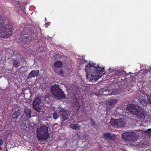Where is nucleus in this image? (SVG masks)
Wrapping results in <instances>:
<instances>
[{
    "mask_svg": "<svg viewBox=\"0 0 151 151\" xmlns=\"http://www.w3.org/2000/svg\"><path fill=\"white\" fill-rule=\"evenodd\" d=\"M19 60H14L13 61V65L14 66L18 67L20 65V63L19 62Z\"/></svg>",
    "mask_w": 151,
    "mask_h": 151,
    "instance_id": "obj_19",
    "label": "nucleus"
},
{
    "mask_svg": "<svg viewBox=\"0 0 151 151\" xmlns=\"http://www.w3.org/2000/svg\"><path fill=\"white\" fill-rule=\"evenodd\" d=\"M50 23L49 22H48L46 24H45V27H47L50 24Z\"/></svg>",
    "mask_w": 151,
    "mask_h": 151,
    "instance_id": "obj_27",
    "label": "nucleus"
},
{
    "mask_svg": "<svg viewBox=\"0 0 151 151\" xmlns=\"http://www.w3.org/2000/svg\"><path fill=\"white\" fill-rule=\"evenodd\" d=\"M63 65L62 63L60 61H56L53 65H52V68L55 72L58 74H62V70H60V68Z\"/></svg>",
    "mask_w": 151,
    "mask_h": 151,
    "instance_id": "obj_10",
    "label": "nucleus"
},
{
    "mask_svg": "<svg viewBox=\"0 0 151 151\" xmlns=\"http://www.w3.org/2000/svg\"><path fill=\"white\" fill-rule=\"evenodd\" d=\"M53 117L54 119H57L58 118V116L57 114L56 113H54L53 115Z\"/></svg>",
    "mask_w": 151,
    "mask_h": 151,
    "instance_id": "obj_22",
    "label": "nucleus"
},
{
    "mask_svg": "<svg viewBox=\"0 0 151 151\" xmlns=\"http://www.w3.org/2000/svg\"><path fill=\"white\" fill-rule=\"evenodd\" d=\"M149 95H145L142 93H141L140 96L138 97L140 103L143 105L146 106L149 103Z\"/></svg>",
    "mask_w": 151,
    "mask_h": 151,
    "instance_id": "obj_9",
    "label": "nucleus"
},
{
    "mask_svg": "<svg viewBox=\"0 0 151 151\" xmlns=\"http://www.w3.org/2000/svg\"><path fill=\"white\" fill-rule=\"evenodd\" d=\"M53 110L59 113L60 118L62 121H65L69 118L70 112L67 111L60 107H55Z\"/></svg>",
    "mask_w": 151,
    "mask_h": 151,
    "instance_id": "obj_7",
    "label": "nucleus"
},
{
    "mask_svg": "<svg viewBox=\"0 0 151 151\" xmlns=\"http://www.w3.org/2000/svg\"><path fill=\"white\" fill-rule=\"evenodd\" d=\"M122 137L124 141L134 142L138 139V135L134 132H127L122 134Z\"/></svg>",
    "mask_w": 151,
    "mask_h": 151,
    "instance_id": "obj_6",
    "label": "nucleus"
},
{
    "mask_svg": "<svg viewBox=\"0 0 151 151\" xmlns=\"http://www.w3.org/2000/svg\"><path fill=\"white\" fill-rule=\"evenodd\" d=\"M48 128L45 125L38 128L37 129V136L39 141H45L49 137L50 134L49 133Z\"/></svg>",
    "mask_w": 151,
    "mask_h": 151,
    "instance_id": "obj_4",
    "label": "nucleus"
},
{
    "mask_svg": "<svg viewBox=\"0 0 151 151\" xmlns=\"http://www.w3.org/2000/svg\"><path fill=\"white\" fill-rule=\"evenodd\" d=\"M109 139L111 140H114L116 139V135L114 134H110Z\"/></svg>",
    "mask_w": 151,
    "mask_h": 151,
    "instance_id": "obj_21",
    "label": "nucleus"
},
{
    "mask_svg": "<svg viewBox=\"0 0 151 151\" xmlns=\"http://www.w3.org/2000/svg\"><path fill=\"white\" fill-rule=\"evenodd\" d=\"M61 70H62L63 73L62 74H58L63 76H67L69 75L71 71V69L67 68H63L61 69Z\"/></svg>",
    "mask_w": 151,
    "mask_h": 151,
    "instance_id": "obj_14",
    "label": "nucleus"
},
{
    "mask_svg": "<svg viewBox=\"0 0 151 151\" xmlns=\"http://www.w3.org/2000/svg\"><path fill=\"white\" fill-rule=\"evenodd\" d=\"M51 91L55 98L59 99H64L66 98V96L64 92L56 85L51 87Z\"/></svg>",
    "mask_w": 151,
    "mask_h": 151,
    "instance_id": "obj_5",
    "label": "nucleus"
},
{
    "mask_svg": "<svg viewBox=\"0 0 151 151\" xmlns=\"http://www.w3.org/2000/svg\"><path fill=\"white\" fill-rule=\"evenodd\" d=\"M21 110L19 107L17 105H15L12 108V111L14 112L12 116L13 119H15V121L17 120V118L21 113Z\"/></svg>",
    "mask_w": 151,
    "mask_h": 151,
    "instance_id": "obj_11",
    "label": "nucleus"
},
{
    "mask_svg": "<svg viewBox=\"0 0 151 151\" xmlns=\"http://www.w3.org/2000/svg\"><path fill=\"white\" fill-rule=\"evenodd\" d=\"M70 127L71 128L75 130L78 129L80 128V126L76 124H71L70 125Z\"/></svg>",
    "mask_w": 151,
    "mask_h": 151,
    "instance_id": "obj_18",
    "label": "nucleus"
},
{
    "mask_svg": "<svg viewBox=\"0 0 151 151\" xmlns=\"http://www.w3.org/2000/svg\"><path fill=\"white\" fill-rule=\"evenodd\" d=\"M110 134L109 133L104 134L103 135V137L106 139H109Z\"/></svg>",
    "mask_w": 151,
    "mask_h": 151,
    "instance_id": "obj_20",
    "label": "nucleus"
},
{
    "mask_svg": "<svg viewBox=\"0 0 151 151\" xmlns=\"http://www.w3.org/2000/svg\"><path fill=\"white\" fill-rule=\"evenodd\" d=\"M23 125H24V126H25L26 125H25V124H23Z\"/></svg>",
    "mask_w": 151,
    "mask_h": 151,
    "instance_id": "obj_29",
    "label": "nucleus"
},
{
    "mask_svg": "<svg viewBox=\"0 0 151 151\" xmlns=\"http://www.w3.org/2000/svg\"><path fill=\"white\" fill-rule=\"evenodd\" d=\"M118 101V100L117 99H110L107 101V104L109 105H114Z\"/></svg>",
    "mask_w": 151,
    "mask_h": 151,
    "instance_id": "obj_16",
    "label": "nucleus"
},
{
    "mask_svg": "<svg viewBox=\"0 0 151 151\" xmlns=\"http://www.w3.org/2000/svg\"><path fill=\"white\" fill-rule=\"evenodd\" d=\"M32 32L31 30L29 27H28L27 28H26L23 31L21 32V37L22 38H23L25 42L27 41V39L28 38L29 36H28V34Z\"/></svg>",
    "mask_w": 151,
    "mask_h": 151,
    "instance_id": "obj_12",
    "label": "nucleus"
},
{
    "mask_svg": "<svg viewBox=\"0 0 151 151\" xmlns=\"http://www.w3.org/2000/svg\"><path fill=\"white\" fill-rule=\"evenodd\" d=\"M95 65L94 63H90L86 66L87 79L89 81L95 82L105 73L104 68H101L98 65L95 66Z\"/></svg>",
    "mask_w": 151,
    "mask_h": 151,
    "instance_id": "obj_1",
    "label": "nucleus"
},
{
    "mask_svg": "<svg viewBox=\"0 0 151 151\" xmlns=\"http://www.w3.org/2000/svg\"><path fill=\"white\" fill-rule=\"evenodd\" d=\"M90 123L92 125H94L95 124V122L93 119H91V121H90Z\"/></svg>",
    "mask_w": 151,
    "mask_h": 151,
    "instance_id": "obj_23",
    "label": "nucleus"
},
{
    "mask_svg": "<svg viewBox=\"0 0 151 151\" xmlns=\"http://www.w3.org/2000/svg\"><path fill=\"white\" fill-rule=\"evenodd\" d=\"M127 111L130 112L134 117L139 118H145L146 114V111H144L139 106L131 104L126 108Z\"/></svg>",
    "mask_w": 151,
    "mask_h": 151,
    "instance_id": "obj_3",
    "label": "nucleus"
},
{
    "mask_svg": "<svg viewBox=\"0 0 151 151\" xmlns=\"http://www.w3.org/2000/svg\"><path fill=\"white\" fill-rule=\"evenodd\" d=\"M145 132L146 133H151V129H148L147 130L145 131Z\"/></svg>",
    "mask_w": 151,
    "mask_h": 151,
    "instance_id": "obj_24",
    "label": "nucleus"
},
{
    "mask_svg": "<svg viewBox=\"0 0 151 151\" xmlns=\"http://www.w3.org/2000/svg\"><path fill=\"white\" fill-rule=\"evenodd\" d=\"M149 103L151 104V95L149 96Z\"/></svg>",
    "mask_w": 151,
    "mask_h": 151,
    "instance_id": "obj_25",
    "label": "nucleus"
},
{
    "mask_svg": "<svg viewBox=\"0 0 151 151\" xmlns=\"http://www.w3.org/2000/svg\"><path fill=\"white\" fill-rule=\"evenodd\" d=\"M34 109L40 112L43 105L40 99L37 97L35 99L32 103Z\"/></svg>",
    "mask_w": 151,
    "mask_h": 151,
    "instance_id": "obj_8",
    "label": "nucleus"
},
{
    "mask_svg": "<svg viewBox=\"0 0 151 151\" xmlns=\"http://www.w3.org/2000/svg\"><path fill=\"white\" fill-rule=\"evenodd\" d=\"M31 110L29 109H26L24 110V112L29 118H30L31 117Z\"/></svg>",
    "mask_w": 151,
    "mask_h": 151,
    "instance_id": "obj_17",
    "label": "nucleus"
},
{
    "mask_svg": "<svg viewBox=\"0 0 151 151\" xmlns=\"http://www.w3.org/2000/svg\"><path fill=\"white\" fill-rule=\"evenodd\" d=\"M13 25L8 19L2 16H0V37L6 38L9 37L13 33Z\"/></svg>",
    "mask_w": 151,
    "mask_h": 151,
    "instance_id": "obj_2",
    "label": "nucleus"
},
{
    "mask_svg": "<svg viewBox=\"0 0 151 151\" xmlns=\"http://www.w3.org/2000/svg\"><path fill=\"white\" fill-rule=\"evenodd\" d=\"M39 73L38 70H32L29 74L28 76V77L30 78L37 76H38Z\"/></svg>",
    "mask_w": 151,
    "mask_h": 151,
    "instance_id": "obj_15",
    "label": "nucleus"
},
{
    "mask_svg": "<svg viewBox=\"0 0 151 151\" xmlns=\"http://www.w3.org/2000/svg\"><path fill=\"white\" fill-rule=\"evenodd\" d=\"M3 144V140L2 138L0 139V145H1Z\"/></svg>",
    "mask_w": 151,
    "mask_h": 151,
    "instance_id": "obj_26",
    "label": "nucleus"
},
{
    "mask_svg": "<svg viewBox=\"0 0 151 151\" xmlns=\"http://www.w3.org/2000/svg\"><path fill=\"white\" fill-rule=\"evenodd\" d=\"M125 124L124 119H120L114 121V127L117 128L123 127L124 126Z\"/></svg>",
    "mask_w": 151,
    "mask_h": 151,
    "instance_id": "obj_13",
    "label": "nucleus"
},
{
    "mask_svg": "<svg viewBox=\"0 0 151 151\" xmlns=\"http://www.w3.org/2000/svg\"><path fill=\"white\" fill-rule=\"evenodd\" d=\"M57 55H54V56H57Z\"/></svg>",
    "mask_w": 151,
    "mask_h": 151,
    "instance_id": "obj_30",
    "label": "nucleus"
},
{
    "mask_svg": "<svg viewBox=\"0 0 151 151\" xmlns=\"http://www.w3.org/2000/svg\"><path fill=\"white\" fill-rule=\"evenodd\" d=\"M104 91H108V90H106V89H104Z\"/></svg>",
    "mask_w": 151,
    "mask_h": 151,
    "instance_id": "obj_28",
    "label": "nucleus"
}]
</instances>
